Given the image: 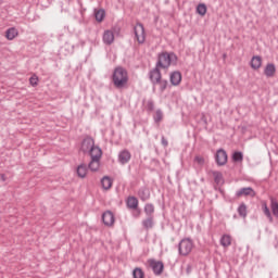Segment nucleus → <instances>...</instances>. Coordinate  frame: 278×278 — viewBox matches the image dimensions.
Here are the masks:
<instances>
[{
    "label": "nucleus",
    "mask_w": 278,
    "mask_h": 278,
    "mask_svg": "<svg viewBox=\"0 0 278 278\" xmlns=\"http://www.w3.org/2000/svg\"><path fill=\"white\" fill-rule=\"evenodd\" d=\"M113 86H115L118 90L125 88L129 81V74L127 70L122 66H117L113 71L112 75Z\"/></svg>",
    "instance_id": "f257e3e1"
},
{
    "label": "nucleus",
    "mask_w": 278,
    "mask_h": 278,
    "mask_svg": "<svg viewBox=\"0 0 278 278\" xmlns=\"http://www.w3.org/2000/svg\"><path fill=\"white\" fill-rule=\"evenodd\" d=\"M177 54L175 52H163L159 54L156 65L159 68H168L172 64H177Z\"/></svg>",
    "instance_id": "f03ea898"
},
{
    "label": "nucleus",
    "mask_w": 278,
    "mask_h": 278,
    "mask_svg": "<svg viewBox=\"0 0 278 278\" xmlns=\"http://www.w3.org/2000/svg\"><path fill=\"white\" fill-rule=\"evenodd\" d=\"M192 249H194V242H192L190 238H185L178 243V253L182 255V257L190 255Z\"/></svg>",
    "instance_id": "7ed1b4c3"
},
{
    "label": "nucleus",
    "mask_w": 278,
    "mask_h": 278,
    "mask_svg": "<svg viewBox=\"0 0 278 278\" xmlns=\"http://www.w3.org/2000/svg\"><path fill=\"white\" fill-rule=\"evenodd\" d=\"M148 264L154 275L160 276V275H162V273H164V263L162 261H156L155 258H150L148 261Z\"/></svg>",
    "instance_id": "20e7f679"
},
{
    "label": "nucleus",
    "mask_w": 278,
    "mask_h": 278,
    "mask_svg": "<svg viewBox=\"0 0 278 278\" xmlns=\"http://www.w3.org/2000/svg\"><path fill=\"white\" fill-rule=\"evenodd\" d=\"M134 31H135V38L137 40V42L139 45H144V41L147 40V36L144 34V25L142 24H137L135 27H134Z\"/></svg>",
    "instance_id": "39448f33"
},
{
    "label": "nucleus",
    "mask_w": 278,
    "mask_h": 278,
    "mask_svg": "<svg viewBox=\"0 0 278 278\" xmlns=\"http://www.w3.org/2000/svg\"><path fill=\"white\" fill-rule=\"evenodd\" d=\"M227 160H228V155L225 149H219L216 151L215 162L217 166H225V164H227Z\"/></svg>",
    "instance_id": "423d86ee"
},
{
    "label": "nucleus",
    "mask_w": 278,
    "mask_h": 278,
    "mask_svg": "<svg viewBox=\"0 0 278 278\" xmlns=\"http://www.w3.org/2000/svg\"><path fill=\"white\" fill-rule=\"evenodd\" d=\"M161 78H162V72H160V67L155 65V68H153L149 73V79L151 84H153V86H157V83L160 81Z\"/></svg>",
    "instance_id": "0eeeda50"
},
{
    "label": "nucleus",
    "mask_w": 278,
    "mask_h": 278,
    "mask_svg": "<svg viewBox=\"0 0 278 278\" xmlns=\"http://www.w3.org/2000/svg\"><path fill=\"white\" fill-rule=\"evenodd\" d=\"M114 213L112 211H105L102 214V223L105 225V227H113L115 223Z\"/></svg>",
    "instance_id": "6e6552de"
},
{
    "label": "nucleus",
    "mask_w": 278,
    "mask_h": 278,
    "mask_svg": "<svg viewBox=\"0 0 278 278\" xmlns=\"http://www.w3.org/2000/svg\"><path fill=\"white\" fill-rule=\"evenodd\" d=\"M93 147L94 139H92V137H86L81 142L80 151H83V153H88Z\"/></svg>",
    "instance_id": "1a4fd4ad"
},
{
    "label": "nucleus",
    "mask_w": 278,
    "mask_h": 278,
    "mask_svg": "<svg viewBox=\"0 0 278 278\" xmlns=\"http://www.w3.org/2000/svg\"><path fill=\"white\" fill-rule=\"evenodd\" d=\"M91 160H101L103 157V150L99 146H93L90 151L87 152Z\"/></svg>",
    "instance_id": "9d476101"
},
{
    "label": "nucleus",
    "mask_w": 278,
    "mask_h": 278,
    "mask_svg": "<svg viewBox=\"0 0 278 278\" xmlns=\"http://www.w3.org/2000/svg\"><path fill=\"white\" fill-rule=\"evenodd\" d=\"M236 197H255V190L251 187H243L236 192Z\"/></svg>",
    "instance_id": "9b49d317"
},
{
    "label": "nucleus",
    "mask_w": 278,
    "mask_h": 278,
    "mask_svg": "<svg viewBox=\"0 0 278 278\" xmlns=\"http://www.w3.org/2000/svg\"><path fill=\"white\" fill-rule=\"evenodd\" d=\"M126 205H127L128 210H136L137 216H140V211L138 210V198L128 197L126 200Z\"/></svg>",
    "instance_id": "f8f14e48"
},
{
    "label": "nucleus",
    "mask_w": 278,
    "mask_h": 278,
    "mask_svg": "<svg viewBox=\"0 0 278 278\" xmlns=\"http://www.w3.org/2000/svg\"><path fill=\"white\" fill-rule=\"evenodd\" d=\"M277 73V66H275V63H267V65L264 68V75L267 78L275 77V74Z\"/></svg>",
    "instance_id": "ddd939ff"
},
{
    "label": "nucleus",
    "mask_w": 278,
    "mask_h": 278,
    "mask_svg": "<svg viewBox=\"0 0 278 278\" xmlns=\"http://www.w3.org/2000/svg\"><path fill=\"white\" fill-rule=\"evenodd\" d=\"M129 160H131V153L129 152V150H123L119 152L118 154V162L119 164H128Z\"/></svg>",
    "instance_id": "4468645a"
},
{
    "label": "nucleus",
    "mask_w": 278,
    "mask_h": 278,
    "mask_svg": "<svg viewBox=\"0 0 278 278\" xmlns=\"http://www.w3.org/2000/svg\"><path fill=\"white\" fill-rule=\"evenodd\" d=\"M172 86H179L181 84V72L176 71L169 75Z\"/></svg>",
    "instance_id": "2eb2a0df"
},
{
    "label": "nucleus",
    "mask_w": 278,
    "mask_h": 278,
    "mask_svg": "<svg viewBox=\"0 0 278 278\" xmlns=\"http://www.w3.org/2000/svg\"><path fill=\"white\" fill-rule=\"evenodd\" d=\"M76 175L79 177V179H86L88 175V165L80 164L76 167Z\"/></svg>",
    "instance_id": "dca6fc26"
},
{
    "label": "nucleus",
    "mask_w": 278,
    "mask_h": 278,
    "mask_svg": "<svg viewBox=\"0 0 278 278\" xmlns=\"http://www.w3.org/2000/svg\"><path fill=\"white\" fill-rule=\"evenodd\" d=\"M104 45H112L114 42V31L105 30L102 37Z\"/></svg>",
    "instance_id": "f3484780"
},
{
    "label": "nucleus",
    "mask_w": 278,
    "mask_h": 278,
    "mask_svg": "<svg viewBox=\"0 0 278 278\" xmlns=\"http://www.w3.org/2000/svg\"><path fill=\"white\" fill-rule=\"evenodd\" d=\"M138 197L141 201H149V199H151V191H149L147 187H142L138 191Z\"/></svg>",
    "instance_id": "a211bd4d"
},
{
    "label": "nucleus",
    "mask_w": 278,
    "mask_h": 278,
    "mask_svg": "<svg viewBox=\"0 0 278 278\" xmlns=\"http://www.w3.org/2000/svg\"><path fill=\"white\" fill-rule=\"evenodd\" d=\"M251 68H253V71H258V68H262V56L260 55H255L251 59Z\"/></svg>",
    "instance_id": "6ab92c4d"
},
{
    "label": "nucleus",
    "mask_w": 278,
    "mask_h": 278,
    "mask_svg": "<svg viewBox=\"0 0 278 278\" xmlns=\"http://www.w3.org/2000/svg\"><path fill=\"white\" fill-rule=\"evenodd\" d=\"M99 166H101V159H91L87 168L92 173H97V170H99Z\"/></svg>",
    "instance_id": "aec40b11"
},
{
    "label": "nucleus",
    "mask_w": 278,
    "mask_h": 278,
    "mask_svg": "<svg viewBox=\"0 0 278 278\" xmlns=\"http://www.w3.org/2000/svg\"><path fill=\"white\" fill-rule=\"evenodd\" d=\"M155 217H147L146 219L142 220L141 225L143 228H146L147 230L149 229H153L154 225H155Z\"/></svg>",
    "instance_id": "412c9836"
},
{
    "label": "nucleus",
    "mask_w": 278,
    "mask_h": 278,
    "mask_svg": "<svg viewBox=\"0 0 278 278\" xmlns=\"http://www.w3.org/2000/svg\"><path fill=\"white\" fill-rule=\"evenodd\" d=\"M18 37V29L11 27L5 31L7 40H14V38Z\"/></svg>",
    "instance_id": "4be33fe9"
},
{
    "label": "nucleus",
    "mask_w": 278,
    "mask_h": 278,
    "mask_svg": "<svg viewBox=\"0 0 278 278\" xmlns=\"http://www.w3.org/2000/svg\"><path fill=\"white\" fill-rule=\"evenodd\" d=\"M112 184H114V181L112 180V178H110V176H104L101 179V186L103 190H110V188H112Z\"/></svg>",
    "instance_id": "5701e85b"
},
{
    "label": "nucleus",
    "mask_w": 278,
    "mask_h": 278,
    "mask_svg": "<svg viewBox=\"0 0 278 278\" xmlns=\"http://www.w3.org/2000/svg\"><path fill=\"white\" fill-rule=\"evenodd\" d=\"M270 210L273 216H275V218H278V202L275 198H270Z\"/></svg>",
    "instance_id": "b1692460"
},
{
    "label": "nucleus",
    "mask_w": 278,
    "mask_h": 278,
    "mask_svg": "<svg viewBox=\"0 0 278 278\" xmlns=\"http://www.w3.org/2000/svg\"><path fill=\"white\" fill-rule=\"evenodd\" d=\"M94 18L98 21V23H102V21L105 18V10H94Z\"/></svg>",
    "instance_id": "393cba45"
},
{
    "label": "nucleus",
    "mask_w": 278,
    "mask_h": 278,
    "mask_svg": "<svg viewBox=\"0 0 278 278\" xmlns=\"http://www.w3.org/2000/svg\"><path fill=\"white\" fill-rule=\"evenodd\" d=\"M144 214L149 217H154L153 214H155V206L151 203L146 204Z\"/></svg>",
    "instance_id": "a878e982"
},
{
    "label": "nucleus",
    "mask_w": 278,
    "mask_h": 278,
    "mask_svg": "<svg viewBox=\"0 0 278 278\" xmlns=\"http://www.w3.org/2000/svg\"><path fill=\"white\" fill-rule=\"evenodd\" d=\"M262 210L265 216L268 218L269 223H273V214L270 213V208H268V205L266 203L262 204Z\"/></svg>",
    "instance_id": "bb28decb"
},
{
    "label": "nucleus",
    "mask_w": 278,
    "mask_h": 278,
    "mask_svg": "<svg viewBox=\"0 0 278 278\" xmlns=\"http://www.w3.org/2000/svg\"><path fill=\"white\" fill-rule=\"evenodd\" d=\"M220 244L222 247H231V236L229 235H224L222 238H220Z\"/></svg>",
    "instance_id": "cd10ccee"
},
{
    "label": "nucleus",
    "mask_w": 278,
    "mask_h": 278,
    "mask_svg": "<svg viewBox=\"0 0 278 278\" xmlns=\"http://www.w3.org/2000/svg\"><path fill=\"white\" fill-rule=\"evenodd\" d=\"M237 212H238L239 216H241V218H247V204L241 203L238 206Z\"/></svg>",
    "instance_id": "c85d7f7f"
},
{
    "label": "nucleus",
    "mask_w": 278,
    "mask_h": 278,
    "mask_svg": "<svg viewBox=\"0 0 278 278\" xmlns=\"http://www.w3.org/2000/svg\"><path fill=\"white\" fill-rule=\"evenodd\" d=\"M197 12L200 14V16H205L207 14V7L203 3L198 4Z\"/></svg>",
    "instance_id": "c756f323"
},
{
    "label": "nucleus",
    "mask_w": 278,
    "mask_h": 278,
    "mask_svg": "<svg viewBox=\"0 0 278 278\" xmlns=\"http://www.w3.org/2000/svg\"><path fill=\"white\" fill-rule=\"evenodd\" d=\"M132 278H144V271L140 267H136L132 270Z\"/></svg>",
    "instance_id": "7c9ffc66"
},
{
    "label": "nucleus",
    "mask_w": 278,
    "mask_h": 278,
    "mask_svg": "<svg viewBox=\"0 0 278 278\" xmlns=\"http://www.w3.org/2000/svg\"><path fill=\"white\" fill-rule=\"evenodd\" d=\"M154 110H155V102L153 101V99L148 100L147 103H146V111L148 113H151Z\"/></svg>",
    "instance_id": "2f4dec72"
},
{
    "label": "nucleus",
    "mask_w": 278,
    "mask_h": 278,
    "mask_svg": "<svg viewBox=\"0 0 278 278\" xmlns=\"http://www.w3.org/2000/svg\"><path fill=\"white\" fill-rule=\"evenodd\" d=\"M156 86H160V91L164 92V90L168 88V80L161 78L160 81L156 83Z\"/></svg>",
    "instance_id": "473e14b6"
},
{
    "label": "nucleus",
    "mask_w": 278,
    "mask_h": 278,
    "mask_svg": "<svg viewBox=\"0 0 278 278\" xmlns=\"http://www.w3.org/2000/svg\"><path fill=\"white\" fill-rule=\"evenodd\" d=\"M212 175L214 177L215 184H220V181H223V173H220L218 170H214V172H212Z\"/></svg>",
    "instance_id": "72a5a7b5"
},
{
    "label": "nucleus",
    "mask_w": 278,
    "mask_h": 278,
    "mask_svg": "<svg viewBox=\"0 0 278 278\" xmlns=\"http://www.w3.org/2000/svg\"><path fill=\"white\" fill-rule=\"evenodd\" d=\"M242 160H244V154H242V152L236 151L235 153H232V161L242 162Z\"/></svg>",
    "instance_id": "f704fd0d"
},
{
    "label": "nucleus",
    "mask_w": 278,
    "mask_h": 278,
    "mask_svg": "<svg viewBox=\"0 0 278 278\" xmlns=\"http://www.w3.org/2000/svg\"><path fill=\"white\" fill-rule=\"evenodd\" d=\"M164 118V113L162 110H156L155 115H154V123H162V119Z\"/></svg>",
    "instance_id": "c9c22d12"
},
{
    "label": "nucleus",
    "mask_w": 278,
    "mask_h": 278,
    "mask_svg": "<svg viewBox=\"0 0 278 278\" xmlns=\"http://www.w3.org/2000/svg\"><path fill=\"white\" fill-rule=\"evenodd\" d=\"M29 84L30 86H33L34 88H36V86H38V77L36 75H33L30 78H29Z\"/></svg>",
    "instance_id": "e433bc0d"
},
{
    "label": "nucleus",
    "mask_w": 278,
    "mask_h": 278,
    "mask_svg": "<svg viewBox=\"0 0 278 278\" xmlns=\"http://www.w3.org/2000/svg\"><path fill=\"white\" fill-rule=\"evenodd\" d=\"M194 162H197V164H200V166L205 164V160L201 156H195Z\"/></svg>",
    "instance_id": "4c0bfd02"
},
{
    "label": "nucleus",
    "mask_w": 278,
    "mask_h": 278,
    "mask_svg": "<svg viewBox=\"0 0 278 278\" xmlns=\"http://www.w3.org/2000/svg\"><path fill=\"white\" fill-rule=\"evenodd\" d=\"M161 144L165 148L168 147V140H166V138L164 136H162V138H161Z\"/></svg>",
    "instance_id": "58836bf2"
},
{
    "label": "nucleus",
    "mask_w": 278,
    "mask_h": 278,
    "mask_svg": "<svg viewBox=\"0 0 278 278\" xmlns=\"http://www.w3.org/2000/svg\"><path fill=\"white\" fill-rule=\"evenodd\" d=\"M201 121L204 123L205 126H207V117L205 116V114H202Z\"/></svg>",
    "instance_id": "ea45409f"
},
{
    "label": "nucleus",
    "mask_w": 278,
    "mask_h": 278,
    "mask_svg": "<svg viewBox=\"0 0 278 278\" xmlns=\"http://www.w3.org/2000/svg\"><path fill=\"white\" fill-rule=\"evenodd\" d=\"M186 273L187 275H190V273H192V265H187Z\"/></svg>",
    "instance_id": "a19ab883"
},
{
    "label": "nucleus",
    "mask_w": 278,
    "mask_h": 278,
    "mask_svg": "<svg viewBox=\"0 0 278 278\" xmlns=\"http://www.w3.org/2000/svg\"><path fill=\"white\" fill-rule=\"evenodd\" d=\"M1 179H2V181H5V175H1Z\"/></svg>",
    "instance_id": "79ce46f5"
}]
</instances>
